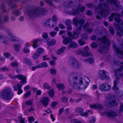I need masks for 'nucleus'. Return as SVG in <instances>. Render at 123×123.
I'll use <instances>...</instances> for the list:
<instances>
[{"mask_svg":"<svg viewBox=\"0 0 123 123\" xmlns=\"http://www.w3.org/2000/svg\"><path fill=\"white\" fill-rule=\"evenodd\" d=\"M99 3L98 7L95 10L96 14H99L103 18H106L109 14L110 9L109 4L108 3L104 2V0H99Z\"/></svg>","mask_w":123,"mask_h":123,"instance_id":"nucleus-1","label":"nucleus"},{"mask_svg":"<svg viewBox=\"0 0 123 123\" xmlns=\"http://www.w3.org/2000/svg\"><path fill=\"white\" fill-rule=\"evenodd\" d=\"M85 22L84 19H79L78 18L75 17L73 20V24L76 26L79 25V27H77L75 29L74 31L73 32L72 38L74 39L77 38L79 35L80 34V31L82 30V25L84 24Z\"/></svg>","mask_w":123,"mask_h":123,"instance_id":"nucleus-2","label":"nucleus"},{"mask_svg":"<svg viewBox=\"0 0 123 123\" xmlns=\"http://www.w3.org/2000/svg\"><path fill=\"white\" fill-rule=\"evenodd\" d=\"M97 39V37L95 35H93L90 37V39L92 40H95ZM97 39L98 41H100L101 43H103L104 45L99 49V52L102 53L105 50L106 47H108L110 45L111 42L109 39L105 36L101 38H98Z\"/></svg>","mask_w":123,"mask_h":123,"instance_id":"nucleus-3","label":"nucleus"},{"mask_svg":"<svg viewBox=\"0 0 123 123\" xmlns=\"http://www.w3.org/2000/svg\"><path fill=\"white\" fill-rule=\"evenodd\" d=\"M13 94L11 89L9 87H6L0 92V96L4 99L10 100L12 97Z\"/></svg>","mask_w":123,"mask_h":123,"instance_id":"nucleus-4","label":"nucleus"},{"mask_svg":"<svg viewBox=\"0 0 123 123\" xmlns=\"http://www.w3.org/2000/svg\"><path fill=\"white\" fill-rule=\"evenodd\" d=\"M79 80L80 82L76 87V89L78 90L81 89H84L86 88L88 86V82L90 81L89 78L87 77L80 78Z\"/></svg>","mask_w":123,"mask_h":123,"instance_id":"nucleus-5","label":"nucleus"},{"mask_svg":"<svg viewBox=\"0 0 123 123\" xmlns=\"http://www.w3.org/2000/svg\"><path fill=\"white\" fill-rule=\"evenodd\" d=\"M107 2L111 4L113 9L114 10L118 11L122 8V6L119 4V2L118 0H108Z\"/></svg>","mask_w":123,"mask_h":123,"instance_id":"nucleus-6","label":"nucleus"},{"mask_svg":"<svg viewBox=\"0 0 123 123\" xmlns=\"http://www.w3.org/2000/svg\"><path fill=\"white\" fill-rule=\"evenodd\" d=\"M106 97L110 105L116 106L119 103L116 101V97L114 95L109 94Z\"/></svg>","mask_w":123,"mask_h":123,"instance_id":"nucleus-7","label":"nucleus"},{"mask_svg":"<svg viewBox=\"0 0 123 123\" xmlns=\"http://www.w3.org/2000/svg\"><path fill=\"white\" fill-rule=\"evenodd\" d=\"M121 17V15L119 13H113L111 14V17L109 18V19L110 21H112L114 17L115 21L119 23L121 21V19L120 18Z\"/></svg>","mask_w":123,"mask_h":123,"instance_id":"nucleus-8","label":"nucleus"},{"mask_svg":"<svg viewBox=\"0 0 123 123\" xmlns=\"http://www.w3.org/2000/svg\"><path fill=\"white\" fill-rule=\"evenodd\" d=\"M113 48L116 51L119 56L120 58H123V50H121L116 45L114 42H113Z\"/></svg>","mask_w":123,"mask_h":123,"instance_id":"nucleus-9","label":"nucleus"},{"mask_svg":"<svg viewBox=\"0 0 123 123\" xmlns=\"http://www.w3.org/2000/svg\"><path fill=\"white\" fill-rule=\"evenodd\" d=\"M99 88L102 91L105 92L110 91L111 89V86L105 83L101 84L99 86Z\"/></svg>","mask_w":123,"mask_h":123,"instance_id":"nucleus-10","label":"nucleus"},{"mask_svg":"<svg viewBox=\"0 0 123 123\" xmlns=\"http://www.w3.org/2000/svg\"><path fill=\"white\" fill-rule=\"evenodd\" d=\"M85 6L79 5L77 9L73 11L72 14L73 15H76L79 13L80 12H83L85 9Z\"/></svg>","mask_w":123,"mask_h":123,"instance_id":"nucleus-11","label":"nucleus"},{"mask_svg":"<svg viewBox=\"0 0 123 123\" xmlns=\"http://www.w3.org/2000/svg\"><path fill=\"white\" fill-rule=\"evenodd\" d=\"M98 73L99 76L101 80H104L105 79L107 80L109 79V77L106 75V72L104 70L100 71Z\"/></svg>","mask_w":123,"mask_h":123,"instance_id":"nucleus-12","label":"nucleus"},{"mask_svg":"<svg viewBox=\"0 0 123 123\" xmlns=\"http://www.w3.org/2000/svg\"><path fill=\"white\" fill-rule=\"evenodd\" d=\"M115 27L117 29V31L116 33L117 35L119 37L121 36H123V27H120V26L116 24L115 25Z\"/></svg>","mask_w":123,"mask_h":123,"instance_id":"nucleus-13","label":"nucleus"},{"mask_svg":"<svg viewBox=\"0 0 123 123\" xmlns=\"http://www.w3.org/2000/svg\"><path fill=\"white\" fill-rule=\"evenodd\" d=\"M77 2V0H68L65 2L66 7H73L75 6Z\"/></svg>","mask_w":123,"mask_h":123,"instance_id":"nucleus-14","label":"nucleus"},{"mask_svg":"<svg viewBox=\"0 0 123 123\" xmlns=\"http://www.w3.org/2000/svg\"><path fill=\"white\" fill-rule=\"evenodd\" d=\"M70 64L73 65L74 67L78 68L80 67V64L76 60L75 58H72L70 59Z\"/></svg>","mask_w":123,"mask_h":123,"instance_id":"nucleus-15","label":"nucleus"},{"mask_svg":"<svg viewBox=\"0 0 123 123\" xmlns=\"http://www.w3.org/2000/svg\"><path fill=\"white\" fill-rule=\"evenodd\" d=\"M28 14L29 16L31 17L38 16L37 9L30 10L29 11Z\"/></svg>","mask_w":123,"mask_h":123,"instance_id":"nucleus-16","label":"nucleus"},{"mask_svg":"<svg viewBox=\"0 0 123 123\" xmlns=\"http://www.w3.org/2000/svg\"><path fill=\"white\" fill-rule=\"evenodd\" d=\"M38 16L41 17L46 14L47 10L44 8H41L37 9Z\"/></svg>","mask_w":123,"mask_h":123,"instance_id":"nucleus-17","label":"nucleus"},{"mask_svg":"<svg viewBox=\"0 0 123 123\" xmlns=\"http://www.w3.org/2000/svg\"><path fill=\"white\" fill-rule=\"evenodd\" d=\"M75 111L76 113H79L80 115L82 116H88L87 112L84 113L83 112V109L82 108L78 107L75 110Z\"/></svg>","mask_w":123,"mask_h":123,"instance_id":"nucleus-18","label":"nucleus"},{"mask_svg":"<svg viewBox=\"0 0 123 123\" xmlns=\"http://www.w3.org/2000/svg\"><path fill=\"white\" fill-rule=\"evenodd\" d=\"M115 76L116 79L114 81V86L112 87V89L114 90L116 89L117 85L120 82L119 76L116 74Z\"/></svg>","mask_w":123,"mask_h":123,"instance_id":"nucleus-19","label":"nucleus"},{"mask_svg":"<svg viewBox=\"0 0 123 123\" xmlns=\"http://www.w3.org/2000/svg\"><path fill=\"white\" fill-rule=\"evenodd\" d=\"M104 115H107L112 117L114 118L117 116V113L113 111H111L109 112H105L102 113Z\"/></svg>","mask_w":123,"mask_h":123,"instance_id":"nucleus-20","label":"nucleus"},{"mask_svg":"<svg viewBox=\"0 0 123 123\" xmlns=\"http://www.w3.org/2000/svg\"><path fill=\"white\" fill-rule=\"evenodd\" d=\"M17 78H18L19 80H21L20 82L21 84H23L25 83L26 82V77L22 75L18 74L16 76Z\"/></svg>","mask_w":123,"mask_h":123,"instance_id":"nucleus-21","label":"nucleus"},{"mask_svg":"<svg viewBox=\"0 0 123 123\" xmlns=\"http://www.w3.org/2000/svg\"><path fill=\"white\" fill-rule=\"evenodd\" d=\"M49 101V100L48 98L46 97H44L41 100V102L43 104L45 107H46L48 105Z\"/></svg>","mask_w":123,"mask_h":123,"instance_id":"nucleus-22","label":"nucleus"},{"mask_svg":"<svg viewBox=\"0 0 123 123\" xmlns=\"http://www.w3.org/2000/svg\"><path fill=\"white\" fill-rule=\"evenodd\" d=\"M77 54L81 55L82 56L85 57H87L90 56L92 55V54L90 53L86 52H84L82 50H79L77 52Z\"/></svg>","mask_w":123,"mask_h":123,"instance_id":"nucleus-23","label":"nucleus"},{"mask_svg":"<svg viewBox=\"0 0 123 123\" xmlns=\"http://www.w3.org/2000/svg\"><path fill=\"white\" fill-rule=\"evenodd\" d=\"M90 106L91 108H94L95 109L98 108L101 110L103 109V108L102 106L99 104H98L96 105L95 104L91 105Z\"/></svg>","mask_w":123,"mask_h":123,"instance_id":"nucleus-24","label":"nucleus"},{"mask_svg":"<svg viewBox=\"0 0 123 123\" xmlns=\"http://www.w3.org/2000/svg\"><path fill=\"white\" fill-rule=\"evenodd\" d=\"M78 47V44L74 42L70 41L69 45L68 46L67 48L69 49L71 48H77Z\"/></svg>","mask_w":123,"mask_h":123,"instance_id":"nucleus-25","label":"nucleus"},{"mask_svg":"<svg viewBox=\"0 0 123 123\" xmlns=\"http://www.w3.org/2000/svg\"><path fill=\"white\" fill-rule=\"evenodd\" d=\"M72 22L71 20L69 19L67 20L65 22V24L68 26L67 28L68 30H70L72 29V27L71 25Z\"/></svg>","mask_w":123,"mask_h":123,"instance_id":"nucleus-26","label":"nucleus"},{"mask_svg":"<svg viewBox=\"0 0 123 123\" xmlns=\"http://www.w3.org/2000/svg\"><path fill=\"white\" fill-rule=\"evenodd\" d=\"M71 40V39L70 38L66 37L63 40L62 43L64 44L67 45Z\"/></svg>","mask_w":123,"mask_h":123,"instance_id":"nucleus-27","label":"nucleus"},{"mask_svg":"<svg viewBox=\"0 0 123 123\" xmlns=\"http://www.w3.org/2000/svg\"><path fill=\"white\" fill-rule=\"evenodd\" d=\"M56 86L58 88L59 91H60V90H62L65 88L64 85L62 83L58 84L56 85Z\"/></svg>","mask_w":123,"mask_h":123,"instance_id":"nucleus-28","label":"nucleus"},{"mask_svg":"<svg viewBox=\"0 0 123 123\" xmlns=\"http://www.w3.org/2000/svg\"><path fill=\"white\" fill-rule=\"evenodd\" d=\"M13 87L14 91H17L18 90L21 89L22 86L20 84H17L13 86Z\"/></svg>","mask_w":123,"mask_h":123,"instance_id":"nucleus-29","label":"nucleus"},{"mask_svg":"<svg viewBox=\"0 0 123 123\" xmlns=\"http://www.w3.org/2000/svg\"><path fill=\"white\" fill-rule=\"evenodd\" d=\"M66 49V47L63 46L61 48L57 51V54H60L63 52V51Z\"/></svg>","mask_w":123,"mask_h":123,"instance_id":"nucleus-30","label":"nucleus"},{"mask_svg":"<svg viewBox=\"0 0 123 123\" xmlns=\"http://www.w3.org/2000/svg\"><path fill=\"white\" fill-rule=\"evenodd\" d=\"M38 66L39 68H41L43 67L45 68L48 66V65L46 62H43L39 64L38 65Z\"/></svg>","mask_w":123,"mask_h":123,"instance_id":"nucleus-31","label":"nucleus"},{"mask_svg":"<svg viewBox=\"0 0 123 123\" xmlns=\"http://www.w3.org/2000/svg\"><path fill=\"white\" fill-rule=\"evenodd\" d=\"M56 43V41L54 39H52L51 41L49 42L48 44V45L49 46H52L55 44Z\"/></svg>","mask_w":123,"mask_h":123,"instance_id":"nucleus-32","label":"nucleus"},{"mask_svg":"<svg viewBox=\"0 0 123 123\" xmlns=\"http://www.w3.org/2000/svg\"><path fill=\"white\" fill-rule=\"evenodd\" d=\"M24 62L25 63H27L28 65L30 66L31 65L32 63L31 61L28 59L25 58L24 60Z\"/></svg>","mask_w":123,"mask_h":123,"instance_id":"nucleus-33","label":"nucleus"},{"mask_svg":"<svg viewBox=\"0 0 123 123\" xmlns=\"http://www.w3.org/2000/svg\"><path fill=\"white\" fill-rule=\"evenodd\" d=\"M39 41V40L38 39L34 41L32 45L34 48H36L37 47L38 45L37 44V42Z\"/></svg>","mask_w":123,"mask_h":123,"instance_id":"nucleus-34","label":"nucleus"},{"mask_svg":"<svg viewBox=\"0 0 123 123\" xmlns=\"http://www.w3.org/2000/svg\"><path fill=\"white\" fill-rule=\"evenodd\" d=\"M13 13V14L16 16H18L21 14V13L20 12L18 11L17 10H14Z\"/></svg>","mask_w":123,"mask_h":123,"instance_id":"nucleus-35","label":"nucleus"},{"mask_svg":"<svg viewBox=\"0 0 123 123\" xmlns=\"http://www.w3.org/2000/svg\"><path fill=\"white\" fill-rule=\"evenodd\" d=\"M36 52L40 55V54L44 52V50L43 48H40L38 49L37 50Z\"/></svg>","mask_w":123,"mask_h":123,"instance_id":"nucleus-36","label":"nucleus"},{"mask_svg":"<svg viewBox=\"0 0 123 123\" xmlns=\"http://www.w3.org/2000/svg\"><path fill=\"white\" fill-rule=\"evenodd\" d=\"M40 55L36 52L33 55V58L34 59H36L38 58Z\"/></svg>","mask_w":123,"mask_h":123,"instance_id":"nucleus-37","label":"nucleus"},{"mask_svg":"<svg viewBox=\"0 0 123 123\" xmlns=\"http://www.w3.org/2000/svg\"><path fill=\"white\" fill-rule=\"evenodd\" d=\"M9 69L6 67H4L0 68V71H9Z\"/></svg>","mask_w":123,"mask_h":123,"instance_id":"nucleus-38","label":"nucleus"},{"mask_svg":"<svg viewBox=\"0 0 123 123\" xmlns=\"http://www.w3.org/2000/svg\"><path fill=\"white\" fill-rule=\"evenodd\" d=\"M46 2L48 5L51 6H54V5L51 0H45Z\"/></svg>","mask_w":123,"mask_h":123,"instance_id":"nucleus-39","label":"nucleus"},{"mask_svg":"<svg viewBox=\"0 0 123 123\" xmlns=\"http://www.w3.org/2000/svg\"><path fill=\"white\" fill-rule=\"evenodd\" d=\"M54 92L52 89L50 90L48 92L49 95L51 97H52L54 96Z\"/></svg>","mask_w":123,"mask_h":123,"instance_id":"nucleus-40","label":"nucleus"},{"mask_svg":"<svg viewBox=\"0 0 123 123\" xmlns=\"http://www.w3.org/2000/svg\"><path fill=\"white\" fill-rule=\"evenodd\" d=\"M20 46V44H16L14 45L15 49L16 51H18L19 50V47Z\"/></svg>","mask_w":123,"mask_h":123,"instance_id":"nucleus-41","label":"nucleus"},{"mask_svg":"<svg viewBox=\"0 0 123 123\" xmlns=\"http://www.w3.org/2000/svg\"><path fill=\"white\" fill-rule=\"evenodd\" d=\"M86 6L87 8H92L94 7V5L92 3L86 4Z\"/></svg>","mask_w":123,"mask_h":123,"instance_id":"nucleus-42","label":"nucleus"},{"mask_svg":"<svg viewBox=\"0 0 123 123\" xmlns=\"http://www.w3.org/2000/svg\"><path fill=\"white\" fill-rule=\"evenodd\" d=\"M50 73L53 75H55L56 73V70L54 68H52L50 69Z\"/></svg>","mask_w":123,"mask_h":123,"instance_id":"nucleus-43","label":"nucleus"},{"mask_svg":"<svg viewBox=\"0 0 123 123\" xmlns=\"http://www.w3.org/2000/svg\"><path fill=\"white\" fill-rule=\"evenodd\" d=\"M31 94V92L30 91H27L24 95V96L25 98H27Z\"/></svg>","mask_w":123,"mask_h":123,"instance_id":"nucleus-44","label":"nucleus"},{"mask_svg":"<svg viewBox=\"0 0 123 123\" xmlns=\"http://www.w3.org/2000/svg\"><path fill=\"white\" fill-rule=\"evenodd\" d=\"M62 101L64 103H66L68 100V99L66 97H64L62 98Z\"/></svg>","mask_w":123,"mask_h":123,"instance_id":"nucleus-45","label":"nucleus"},{"mask_svg":"<svg viewBox=\"0 0 123 123\" xmlns=\"http://www.w3.org/2000/svg\"><path fill=\"white\" fill-rule=\"evenodd\" d=\"M98 46L97 43L96 42H93L91 45V46L92 48H96Z\"/></svg>","mask_w":123,"mask_h":123,"instance_id":"nucleus-46","label":"nucleus"},{"mask_svg":"<svg viewBox=\"0 0 123 123\" xmlns=\"http://www.w3.org/2000/svg\"><path fill=\"white\" fill-rule=\"evenodd\" d=\"M4 40L3 41V43L5 44L6 45H7L9 43V39H8L7 37H6L4 39Z\"/></svg>","mask_w":123,"mask_h":123,"instance_id":"nucleus-47","label":"nucleus"},{"mask_svg":"<svg viewBox=\"0 0 123 123\" xmlns=\"http://www.w3.org/2000/svg\"><path fill=\"white\" fill-rule=\"evenodd\" d=\"M43 88L44 89H48L50 88L49 85L48 83H45L43 85Z\"/></svg>","mask_w":123,"mask_h":123,"instance_id":"nucleus-48","label":"nucleus"},{"mask_svg":"<svg viewBox=\"0 0 123 123\" xmlns=\"http://www.w3.org/2000/svg\"><path fill=\"white\" fill-rule=\"evenodd\" d=\"M109 31L110 33L112 34H114V31L113 28L110 26L109 28Z\"/></svg>","mask_w":123,"mask_h":123,"instance_id":"nucleus-49","label":"nucleus"},{"mask_svg":"<svg viewBox=\"0 0 123 123\" xmlns=\"http://www.w3.org/2000/svg\"><path fill=\"white\" fill-rule=\"evenodd\" d=\"M0 8L3 11V12H6V10H5L4 4V3H2L0 6Z\"/></svg>","mask_w":123,"mask_h":123,"instance_id":"nucleus-50","label":"nucleus"},{"mask_svg":"<svg viewBox=\"0 0 123 123\" xmlns=\"http://www.w3.org/2000/svg\"><path fill=\"white\" fill-rule=\"evenodd\" d=\"M119 112L122 113L123 112V104L122 103H121L120 106Z\"/></svg>","mask_w":123,"mask_h":123,"instance_id":"nucleus-51","label":"nucleus"},{"mask_svg":"<svg viewBox=\"0 0 123 123\" xmlns=\"http://www.w3.org/2000/svg\"><path fill=\"white\" fill-rule=\"evenodd\" d=\"M28 119V121L29 123H32L34 120V118L32 116L29 117Z\"/></svg>","mask_w":123,"mask_h":123,"instance_id":"nucleus-52","label":"nucleus"},{"mask_svg":"<svg viewBox=\"0 0 123 123\" xmlns=\"http://www.w3.org/2000/svg\"><path fill=\"white\" fill-rule=\"evenodd\" d=\"M43 37L45 39H46L48 38V34L46 33H43L42 35Z\"/></svg>","mask_w":123,"mask_h":123,"instance_id":"nucleus-53","label":"nucleus"},{"mask_svg":"<svg viewBox=\"0 0 123 123\" xmlns=\"http://www.w3.org/2000/svg\"><path fill=\"white\" fill-rule=\"evenodd\" d=\"M78 42L80 45H83L85 44L86 43L82 39H80L78 41Z\"/></svg>","mask_w":123,"mask_h":123,"instance_id":"nucleus-54","label":"nucleus"},{"mask_svg":"<svg viewBox=\"0 0 123 123\" xmlns=\"http://www.w3.org/2000/svg\"><path fill=\"white\" fill-rule=\"evenodd\" d=\"M4 56L6 58H8L11 56L10 54L9 53H6L4 54Z\"/></svg>","mask_w":123,"mask_h":123,"instance_id":"nucleus-55","label":"nucleus"},{"mask_svg":"<svg viewBox=\"0 0 123 123\" xmlns=\"http://www.w3.org/2000/svg\"><path fill=\"white\" fill-rule=\"evenodd\" d=\"M58 104L57 102H53L51 104V106L53 108H55V106Z\"/></svg>","mask_w":123,"mask_h":123,"instance_id":"nucleus-56","label":"nucleus"},{"mask_svg":"<svg viewBox=\"0 0 123 123\" xmlns=\"http://www.w3.org/2000/svg\"><path fill=\"white\" fill-rule=\"evenodd\" d=\"M89 26V23L88 22H86L83 26V28L84 30L88 28V27Z\"/></svg>","mask_w":123,"mask_h":123,"instance_id":"nucleus-57","label":"nucleus"},{"mask_svg":"<svg viewBox=\"0 0 123 123\" xmlns=\"http://www.w3.org/2000/svg\"><path fill=\"white\" fill-rule=\"evenodd\" d=\"M50 21V19H48L46 22H44V25L45 26H49V21Z\"/></svg>","mask_w":123,"mask_h":123,"instance_id":"nucleus-58","label":"nucleus"},{"mask_svg":"<svg viewBox=\"0 0 123 123\" xmlns=\"http://www.w3.org/2000/svg\"><path fill=\"white\" fill-rule=\"evenodd\" d=\"M81 37L83 39H87L88 38V36L86 34H84L81 36Z\"/></svg>","mask_w":123,"mask_h":123,"instance_id":"nucleus-59","label":"nucleus"},{"mask_svg":"<svg viewBox=\"0 0 123 123\" xmlns=\"http://www.w3.org/2000/svg\"><path fill=\"white\" fill-rule=\"evenodd\" d=\"M8 75L9 77L11 79H15L17 78L16 76H13L12 75L10 74H8Z\"/></svg>","mask_w":123,"mask_h":123,"instance_id":"nucleus-60","label":"nucleus"},{"mask_svg":"<svg viewBox=\"0 0 123 123\" xmlns=\"http://www.w3.org/2000/svg\"><path fill=\"white\" fill-rule=\"evenodd\" d=\"M18 63L16 62H13L11 64V65L13 67H15L17 66L18 65Z\"/></svg>","mask_w":123,"mask_h":123,"instance_id":"nucleus-61","label":"nucleus"},{"mask_svg":"<svg viewBox=\"0 0 123 123\" xmlns=\"http://www.w3.org/2000/svg\"><path fill=\"white\" fill-rule=\"evenodd\" d=\"M86 14L88 16H90L92 15V13L91 11L88 10L86 12Z\"/></svg>","mask_w":123,"mask_h":123,"instance_id":"nucleus-62","label":"nucleus"},{"mask_svg":"<svg viewBox=\"0 0 123 123\" xmlns=\"http://www.w3.org/2000/svg\"><path fill=\"white\" fill-rule=\"evenodd\" d=\"M23 51L25 53H28L30 52L29 49L26 47H25L24 48Z\"/></svg>","mask_w":123,"mask_h":123,"instance_id":"nucleus-63","label":"nucleus"},{"mask_svg":"<svg viewBox=\"0 0 123 123\" xmlns=\"http://www.w3.org/2000/svg\"><path fill=\"white\" fill-rule=\"evenodd\" d=\"M25 104L26 105H31L32 104V102L30 100H28L26 101Z\"/></svg>","mask_w":123,"mask_h":123,"instance_id":"nucleus-64","label":"nucleus"}]
</instances>
